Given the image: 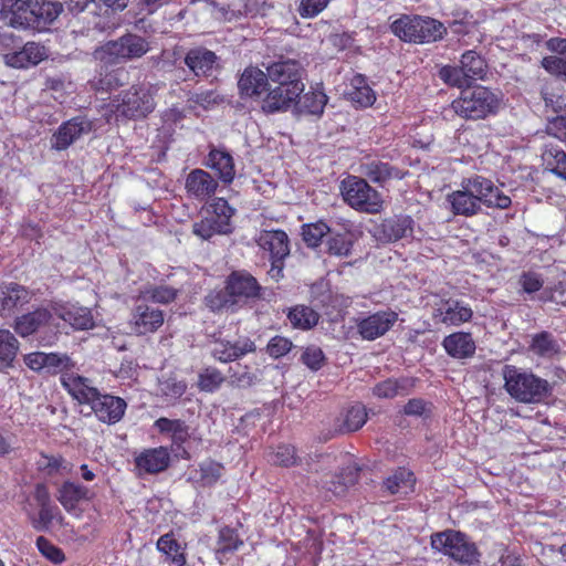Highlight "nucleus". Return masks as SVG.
<instances>
[{"instance_id": "69168bd1", "label": "nucleus", "mask_w": 566, "mask_h": 566, "mask_svg": "<svg viewBox=\"0 0 566 566\" xmlns=\"http://www.w3.org/2000/svg\"><path fill=\"white\" fill-rule=\"evenodd\" d=\"M542 65L551 74L566 80V57L546 56L543 59Z\"/></svg>"}, {"instance_id": "3c124183", "label": "nucleus", "mask_w": 566, "mask_h": 566, "mask_svg": "<svg viewBox=\"0 0 566 566\" xmlns=\"http://www.w3.org/2000/svg\"><path fill=\"white\" fill-rule=\"evenodd\" d=\"M331 231L329 227L323 222L304 224L302 227V237L308 248H316L319 245L324 235Z\"/></svg>"}, {"instance_id": "f704fd0d", "label": "nucleus", "mask_w": 566, "mask_h": 566, "mask_svg": "<svg viewBox=\"0 0 566 566\" xmlns=\"http://www.w3.org/2000/svg\"><path fill=\"white\" fill-rule=\"evenodd\" d=\"M207 165L217 171L219 179L224 184H230L234 179L235 170L232 156L219 149H212L208 156Z\"/></svg>"}, {"instance_id": "052dcab7", "label": "nucleus", "mask_w": 566, "mask_h": 566, "mask_svg": "<svg viewBox=\"0 0 566 566\" xmlns=\"http://www.w3.org/2000/svg\"><path fill=\"white\" fill-rule=\"evenodd\" d=\"M293 347V343L283 336H274L270 339L266 346V353L272 358H281L286 355Z\"/></svg>"}, {"instance_id": "774afa93", "label": "nucleus", "mask_w": 566, "mask_h": 566, "mask_svg": "<svg viewBox=\"0 0 566 566\" xmlns=\"http://www.w3.org/2000/svg\"><path fill=\"white\" fill-rule=\"evenodd\" d=\"M32 66L38 65L48 57V50L44 45L29 41L23 45Z\"/></svg>"}, {"instance_id": "aec40b11", "label": "nucleus", "mask_w": 566, "mask_h": 566, "mask_svg": "<svg viewBox=\"0 0 566 566\" xmlns=\"http://www.w3.org/2000/svg\"><path fill=\"white\" fill-rule=\"evenodd\" d=\"M270 86V78L268 71H262L256 66L247 67L241 74L238 87L240 95L250 97L261 104V98L268 93Z\"/></svg>"}, {"instance_id": "6e6d98bb", "label": "nucleus", "mask_w": 566, "mask_h": 566, "mask_svg": "<svg viewBox=\"0 0 566 566\" xmlns=\"http://www.w3.org/2000/svg\"><path fill=\"white\" fill-rule=\"evenodd\" d=\"M326 248L328 254L346 258L352 254L353 241L346 235L337 233L328 238Z\"/></svg>"}, {"instance_id": "c756f323", "label": "nucleus", "mask_w": 566, "mask_h": 566, "mask_svg": "<svg viewBox=\"0 0 566 566\" xmlns=\"http://www.w3.org/2000/svg\"><path fill=\"white\" fill-rule=\"evenodd\" d=\"M217 187V180L203 169H193L186 178L187 191L198 199L214 195Z\"/></svg>"}, {"instance_id": "c03bdc74", "label": "nucleus", "mask_w": 566, "mask_h": 566, "mask_svg": "<svg viewBox=\"0 0 566 566\" xmlns=\"http://www.w3.org/2000/svg\"><path fill=\"white\" fill-rule=\"evenodd\" d=\"M415 483L413 473L407 469H398L395 473L388 476L384 485L390 494L408 493Z\"/></svg>"}, {"instance_id": "20e7f679", "label": "nucleus", "mask_w": 566, "mask_h": 566, "mask_svg": "<svg viewBox=\"0 0 566 566\" xmlns=\"http://www.w3.org/2000/svg\"><path fill=\"white\" fill-rule=\"evenodd\" d=\"M390 29L400 40L420 44L441 40L447 33L443 23L421 15H402L391 23Z\"/></svg>"}, {"instance_id": "864d4df0", "label": "nucleus", "mask_w": 566, "mask_h": 566, "mask_svg": "<svg viewBox=\"0 0 566 566\" xmlns=\"http://www.w3.org/2000/svg\"><path fill=\"white\" fill-rule=\"evenodd\" d=\"M206 305L213 312L222 311L223 308H229L237 305L234 297L230 294V291L224 287V290L211 291L205 297Z\"/></svg>"}, {"instance_id": "f03ea898", "label": "nucleus", "mask_w": 566, "mask_h": 566, "mask_svg": "<svg viewBox=\"0 0 566 566\" xmlns=\"http://www.w3.org/2000/svg\"><path fill=\"white\" fill-rule=\"evenodd\" d=\"M503 378L509 395L520 402L538 403L551 394V386L546 379L513 365L503 367Z\"/></svg>"}, {"instance_id": "7ed1b4c3", "label": "nucleus", "mask_w": 566, "mask_h": 566, "mask_svg": "<svg viewBox=\"0 0 566 566\" xmlns=\"http://www.w3.org/2000/svg\"><path fill=\"white\" fill-rule=\"evenodd\" d=\"M500 106L499 96L490 88L476 85L465 87L451 103L452 111L464 119H482L495 114Z\"/></svg>"}, {"instance_id": "e2e57ef3", "label": "nucleus", "mask_w": 566, "mask_h": 566, "mask_svg": "<svg viewBox=\"0 0 566 566\" xmlns=\"http://www.w3.org/2000/svg\"><path fill=\"white\" fill-rule=\"evenodd\" d=\"M242 544L238 534L230 527H224L219 533V551L231 552L238 549Z\"/></svg>"}, {"instance_id": "2f4dec72", "label": "nucleus", "mask_w": 566, "mask_h": 566, "mask_svg": "<svg viewBox=\"0 0 566 566\" xmlns=\"http://www.w3.org/2000/svg\"><path fill=\"white\" fill-rule=\"evenodd\" d=\"M359 471L360 469L356 464H349L339 474L326 476L323 488L335 496H343L348 488L357 483Z\"/></svg>"}, {"instance_id": "2eb2a0df", "label": "nucleus", "mask_w": 566, "mask_h": 566, "mask_svg": "<svg viewBox=\"0 0 566 566\" xmlns=\"http://www.w3.org/2000/svg\"><path fill=\"white\" fill-rule=\"evenodd\" d=\"M184 63L197 77H210L220 66V57L205 46H196L187 51Z\"/></svg>"}, {"instance_id": "412c9836", "label": "nucleus", "mask_w": 566, "mask_h": 566, "mask_svg": "<svg viewBox=\"0 0 566 566\" xmlns=\"http://www.w3.org/2000/svg\"><path fill=\"white\" fill-rule=\"evenodd\" d=\"M226 283L237 304L260 297L261 286L247 271H233Z\"/></svg>"}, {"instance_id": "bf43d9fd", "label": "nucleus", "mask_w": 566, "mask_h": 566, "mask_svg": "<svg viewBox=\"0 0 566 566\" xmlns=\"http://www.w3.org/2000/svg\"><path fill=\"white\" fill-rule=\"evenodd\" d=\"M301 360L312 370H318L323 367L325 355L317 346H308L301 356Z\"/></svg>"}, {"instance_id": "338daca9", "label": "nucleus", "mask_w": 566, "mask_h": 566, "mask_svg": "<svg viewBox=\"0 0 566 566\" xmlns=\"http://www.w3.org/2000/svg\"><path fill=\"white\" fill-rule=\"evenodd\" d=\"M127 408L126 401L120 397L108 395V423L118 422Z\"/></svg>"}, {"instance_id": "423d86ee", "label": "nucleus", "mask_w": 566, "mask_h": 566, "mask_svg": "<svg viewBox=\"0 0 566 566\" xmlns=\"http://www.w3.org/2000/svg\"><path fill=\"white\" fill-rule=\"evenodd\" d=\"M431 546L454 560L472 565L479 562V552L474 543L469 541L465 534L448 530L431 536Z\"/></svg>"}, {"instance_id": "9d476101", "label": "nucleus", "mask_w": 566, "mask_h": 566, "mask_svg": "<svg viewBox=\"0 0 566 566\" xmlns=\"http://www.w3.org/2000/svg\"><path fill=\"white\" fill-rule=\"evenodd\" d=\"M268 76L273 85H280L285 88L292 86L298 87L300 92H304L303 67L300 62L291 59L279 60L265 66Z\"/></svg>"}, {"instance_id": "13d9d810", "label": "nucleus", "mask_w": 566, "mask_h": 566, "mask_svg": "<svg viewBox=\"0 0 566 566\" xmlns=\"http://www.w3.org/2000/svg\"><path fill=\"white\" fill-rule=\"evenodd\" d=\"M35 544L39 552L53 564H61L65 560L64 552L46 537L39 536Z\"/></svg>"}, {"instance_id": "a878e982", "label": "nucleus", "mask_w": 566, "mask_h": 566, "mask_svg": "<svg viewBox=\"0 0 566 566\" xmlns=\"http://www.w3.org/2000/svg\"><path fill=\"white\" fill-rule=\"evenodd\" d=\"M256 242L270 253L271 259L284 260L290 254L289 237L283 230H263Z\"/></svg>"}, {"instance_id": "a18cd8bd", "label": "nucleus", "mask_w": 566, "mask_h": 566, "mask_svg": "<svg viewBox=\"0 0 566 566\" xmlns=\"http://www.w3.org/2000/svg\"><path fill=\"white\" fill-rule=\"evenodd\" d=\"M289 319L296 328L310 329L318 323L319 315L313 308L300 305L290 311Z\"/></svg>"}, {"instance_id": "7c9ffc66", "label": "nucleus", "mask_w": 566, "mask_h": 566, "mask_svg": "<svg viewBox=\"0 0 566 566\" xmlns=\"http://www.w3.org/2000/svg\"><path fill=\"white\" fill-rule=\"evenodd\" d=\"M361 174L370 181L385 185L392 179H402L405 172L399 168L381 160H370L360 165Z\"/></svg>"}, {"instance_id": "79ce46f5", "label": "nucleus", "mask_w": 566, "mask_h": 566, "mask_svg": "<svg viewBox=\"0 0 566 566\" xmlns=\"http://www.w3.org/2000/svg\"><path fill=\"white\" fill-rule=\"evenodd\" d=\"M530 349L539 357L549 358L560 352V346L548 332H541L533 336Z\"/></svg>"}, {"instance_id": "6ab92c4d", "label": "nucleus", "mask_w": 566, "mask_h": 566, "mask_svg": "<svg viewBox=\"0 0 566 566\" xmlns=\"http://www.w3.org/2000/svg\"><path fill=\"white\" fill-rule=\"evenodd\" d=\"M53 319L54 316L52 312L46 307L40 306L31 312L17 316L12 327L20 337L25 338L50 327Z\"/></svg>"}, {"instance_id": "393cba45", "label": "nucleus", "mask_w": 566, "mask_h": 566, "mask_svg": "<svg viewBox=\"0 0 566 566\" xmlns=\"http://www.w3.org/2000/svg\"><path fill=\"white\" fill-rule=\"evenodd\" d=\"M472 308L464 302L454 298L441 300L434 311V318L449 326H459L472 318Z\"/></svg>"}, {"instance_id": "39448f33", "label": "nucleus", "mask_w": 566, "mask_h": 566, "mask_svg": "<svg viewBox=\"0 0 566 566\" xmlns=\"http://www.w3.org/2000/svg\"><path fill=\"white\" fill-rule=\"evenodd\" d=\"M344 201L357 211L378 213L382 210L381 193L374 189L364 178L348 176L340 184Z\"/></svg>"}, {"instance_id": "8fccbe9b", "label": "nucleus", "mask_w": 566, "mask_h": 566, "mask_svg": "<svg viewBox=\"0 0 566 566\" xmlns=\"http://www.w3.org/2000/svg\"><path fill=\"white\" fill-rule=\"evenodd\" d=\"M186 389L187 384L176 377L169 376L159 380V392L169 402L177 401L186 392Z\"/></svg>"}, {"instance_id": "b1692460", "label": "nucleus", "mask_w": 566, "mask_h": 566, "mask_svg": "<svg viewBox=\"0 0 566 566\" xmlns=\"http://www.w3.org/2000/svg\"><path fill=\"white\" fill-rule=\"evenodd\" d=\"M94 492L87 486L64 481L57 490V500L64 510L74 515L80 516L82 510L78 507L81 501H91Z\"/></svg>"}, {"instance_id": "4d7b16f0", "label": "nucleus", "mask_w": 566, "mask_h": 566, "mask_svg": "<svg viewBox=\"0 0 566 566\" xmlns=\"http://www.w3.org/2000/svg\"><path fill=\"white\" fill-rule=\"evenodd\" d=\"M224 377L214 367H207L199 374L198 386L202 391L212 392L217 390L222 382Z\"/></svg>"}, {"instance_id": "f3484780", "label": "nucleus", "mask_w": 566, "mask_h": 566, "mask_svg": "<svg viewBox=\"0 0 566 566\" xmlns=\"http://www.w3.org/2000/svg\"><path fill=\"white\" fill-rule=\"evenodd\" d=\"M149 50L148 42L140 35L127 33L116 41L108 42V63L114 60H133Z\"/></svg>"}, {"instance_id": "4be33fe9", "label": "nucleus", "mask_w": 566, "mask_h": 566, "mask_svg": "<svg viewBox=\"0 0 566 566\" xmlns=\"http://www.w3.org/2000/svg\"><path fill=\"white\" fill-rule=\"evenodd\" d=\"M155 427L159 430L161 433H170L171 434V441H172V451L175 452L176 457L182 458V459H190L189 451L184 447V443H186L190 437V428L186 424L185 421L180 419H168L165 417H161L155 421Z\"/></svg>"}, {"instance_id": "680f3d73", "label": "nucleus", "mask_w": 566, "mask_h": 566, "mask_svg": "<svg viewBox=\"0 0 566 566\" xmlns=\"http://www.w3.org/2000/svg\"><path fill=\"white\" fill-rule=\"evenodd\" d=\"M3 61L6 65L13 69H28L32 66L24 48L21 45L19 49L3 53Z\"/></svg>"}, {"instance_id": "72a5a7b5", "label": "nucleus", "mask_w": 566, "mask_h": 566, "mask_svg": "<svg viewBox=\"0 0 566 566\" xmlns=\"http://www.w3.org/2000/svg\"><path fill=\"white\" fill-rule=\"evenodd\" d=\"M367 418L368 415L364 405L350 406L336 419L335 431L339 433L357 431L366 423Z\"/></svg>"}, {"instance_id": "5fc2aeb1", "label": "nucleus", "mask_w": 566, "mask_h": 566, "mask_svg": "<svg viewBox=\"0 0 566 566\" xmlns=\"http://www.w3.org/2000/svg\"><path fill=\"white\" fill-rule=\"evenodd\" d=\"M439 76L446 84L451 85V86H455L459 88H462L464 86H467V87L470 86V81L467 77L461 65H459V66L446 65L440 69Z\"/></svg>"}, {"instance_id": "cd10ccee", "label": "nucleus", "mask_w": 566, "mask_h": 566, "mask_svg": "<svg viewBox=\"0 0 566 566\" xmlns=\"http://www.w3.org/2000/svg\"><path fill=\"white\" fill-rule=\"evenodd\" d=\"M138 470L149 474L165 471L170 463V454L165 447L148 449L142 452L135 460Z\"/></svg>"}, {"instance_id": "6e6552de", "label": "nucleus", "mask_w": 566, "mask_h": 566, "mask_svg": "<svg viewBox=\"0 0 566 566\" xmlns=\"http://www.w3.org/2000/svg\"><path fill=\"white\" fill-rule=\"evenodd\" d=\"M112 99L108 103V113H117L127 118L145 117L155 108L151 93L145 88L132 87L125 92L120 99Z\"/></svg>"}, {"instance_id": "de8ad7c7", "label": "nucleus", "mask_w": 566, "mask_h": 566, "mask_svg": "<svg viewBox=\"0 0 566 566\" xmlns=\"http://www.w3.org/2000/svg\"><path fill=\"white\" fill-rule=\"evenodd\" d=\"M41 459L36 462L39 471L46 472L48 474H54L59 472L71 473L72 463L67 462L62 455L40 453Z\"/></svg>"}, {"instance_id": "e433bc0d", "label": "nucleus", "mask_w": 566, "mask_h": 566, "mask_svg": "<svg viewBox=\"0 0 566 566\" xmlns=\"http://www.w3.org/2000/svg\"><path fill=\"white\" fill-rule=\"evenodd\" d=\"M460 65L470 82L472 80H482L486 74V62L474 50H469L462 54Z\"/></svg>"}, {"instance_id": "603ef678", "label": "nucleus", "mask_w": 566, "mask_h": 566, "mask_svg": "<svg viewBox=\"0 0 566 566\" xmlns=\"http://www.w3.org/2000/svg\"><path fill=\"white\" fill-rule=\"evenodd\" d=\"M199 481L203 486L214 484L223 473V465L213 460H205L199 464Z\"/></svg>"}, {"instance_id": "c9c22d12", "label": "nucleus", "mask_w": 566, "mask_h": 566, "mask_svg": "<svg viewBox=\"0 0 566 566\" xmlns=\"http://www.w3.org/2000/svg\"><path fill=\"white\" fill-rule=\"evenodd\" d=\"M546 170L566 180V153L557 145H545L542 153Z\"/></svg>"}, {"instance_id": "c85d7f7f", "label": "nucleus", "mask_w": 566, "mask_h": 566, "mask_svg": "<svg viewBox=\"0 0 566 566\" xmlns=\"http://www.w3.org/2000/svg\"><path fill=\"white\" fill-rule=\"evenodd\" d=\"M34 31H44L63 12V4L53 0H32Z\"/></svg>"}, {"instance_id": "4c0bfd02", "label": "nucleus", "mask_w": 566, "mask_h": 566, "mask_svg": "<svg viewBox=\"0 0 566 566\" xmlns=\"http://www.w3.org/2000/svg\"><path fill=\"white\" fill-rule=\"evenodd\" d=\"M350 101L361 107H367L374 104L376 95L367 80L361 74H356L352 80V90L348 92Z\"/></svg>"}, {"instance_id": "ddd939ff", "label": "nucleus", "mask_w": 566, "mask_h": 566, "mask_svg": "<svg viewBox=\"0 0 566 566\" xmlns=\"http://www.w3.org/2000/svg\"><path fill=\"white\" fill-rule=\"evenodd\" d=\"M92 123L84 116H75L63 122L51 138V148L57 151L67 149L83 134L90 133Z\"/></svg>"}, {"instance_id": "49530a36", "label": "nucleus", "mask_w": 566, "mask_h": 566, "mask_svg": "<svg viewBox=\"0 0 566 566\" xmlns=\"http://www.w3.org/2000/svg\"><path fill=\"white\" fill-rule=\"evenodd\" d=\"M214 8L222 14L224 20L231 21L233 19H239L241 15H251L254 17L256 14H265V9H270L271 6L265 2L259 3L258 0H248L243 7V11L241 10H232L226 7H219L214 3Z\"/></svg>"}, {"instance_id": "0eeeda50", "label": "nucleus", "mask_w": 566, "mask_h": 566, "mask_svg": "<svg viewBox=\"0 0 566 566\" xmlns=\"http://www.w3.org/2000/svg\"><path fill=\"white\" fill-rule=\"evenodd\" d=\"M60 380L73 399L77 400L78 403L90 406L92 411H94L102 421H106V402L103 400L106 396H102L99 391L90 384L87 378L72 371L63 374Z\"/></svg>"}, {"instance_id": "dca6fc26", "label": "nucleus", "mask_w": 566, "mask_h": 566, "mask_svg": "<svg viewBox=\"0 0 566 566\" xmlns=\"http://www.w3.org/2000/svg\"><path fill=\"white\" fill-rule=\"evenodd\" d=\"M0 13L10 27L34 31L32 0H2Z\"/></svg>"}, {"instance_id": "a19ab883", "label": "nucleus", "mask_w": 566, "mask_h": 566, "mask_svg": "<svg viewBox=\"0 0 566 566\" xmlns=\"http://www.w3.org/2000/svg\"><path fill=\"white\" fill-rule=\"evenodd\" d=\"M411 388V381L407 378L402 379H387L377 384L373 392L379 398H395L397 396H406Z\"/></svg>"}, {"instance_id": "37998d69", "label": "nucleus", "mask_w": 566, "mask_h": 566, "mask_svg": "<svg viewBox=\"0 0 566 566\" xmlns=\"http://www.w3.org/2000/svg\"><path fill=\"white\" fill-rule=\"evenodd\" d=\"M231 231L229 222L219 221L218 217L208 216L199 222L193 224V233L205 240L210 239L212 235L226 234Z\"/></svg>"}, {"instance_id": "ea45409f", "label": "nucleus", "mask_w": 566, "mask_h": 566, "mask_svg": "<svg viewBox=\"0 0 566 566\" xmlns=\"http://www.w3.org/2000/svg\"><path fill=\"white\" fill-rule=\"evenodd\" d=\"M19 350V342L8 329H0V370L12 367Z\"/></svg>"}, {"instance_id": "9b49d317", "label": "nucleus", "mask_w": 566, "mask_h": 566, "mask_svg": "<svg viewBox=\"0 0 566 566\" xmlns=\"http://www.w3.org/2000/svg\"><path fill=\"white\" fill-rule=\"evenodd\" d=\"M34 297V292L17 282H0V316L14 315Z\"/></svg>"}, {"instance_id": "bb28decb", "label": "nucleus", "mask_w": 566, "mask_h": 566, "mask_svg": "<svg viewBox=\"0 0 566 566\" xmlns=\"http://www.w3.org/2000/svg\"><path fill=\"white\" fill-rule=\"evenodd\" d=\"M133 319L136 332L147 334L157 331L164 324V314L153 305L139 303L134 310Z\"/></svg>"}, {"instance_id": "473e14b6", "label": "nucleus", "mask_w": 566, "mask_h": 566, "mask_svg": "<svg viewBox=\"0 0 566 566\" xmlns=\"http://www.w3.org/2000/svg\"><path fill=\"white\" fill-rule=\"evenodd\" d=\"M442 345L450 356L459 359L471 357L475 352V343L470 333H453L443 339Z\"/></svg>"}, {"instance_id": "f8f14e48", "label": "nucleus", "mask_w": 566, "mask_h": 566, "mask_svg": "<svg viewBox=\"0 0 566 566\" xmlns=\"http://www.w3.org/2000/svg\"><path fill=\"white\" fill-rule=\"evenodd\" d=\"M33 497L39 506V513L38 515L29 514L31 524L39 532L48 531L52 522L61 516L60 510L52 502L49 489L44 483L35 484Z\"/></svg>"}, {"instance_id": "a211bd4d", "label": "nucleus", "mask_w": 566, "mask_h": 566, "mask_svg": "<svg viewBox=\"0 0 566 566\" xmlns=\"http://www.w3.org/2000/svg\"><path fill=\"white\" fill-rule=\"evenodd\" d=\"M256 346L249 337H241L235 342H230L221 337H216L212 340L211 355L214 359L221 363L234 361L242 356L254 353Z\"/></svg>"}, {"instance_id": "4468645a", "label": "nucleus", "mask_w": 566, "mask_h": 566, "mask_svg": "<svg viewBox=\"0 0 566 566\" xmlns=\"http://www.w3.org/2000/svg\"><path fill=\"white\" fill-rule=\"evenodd\" d=\"M302 93L298 87L285 88L270 82L268 93L261 98V111L265 114L286 112L295 105Z\"/></svg>"}, {"instance_id": "0e129e2a", "label": "nucleus", "mask_w": 566, "mask_h": 566, "mask_svg": "<svg viewBox=\"0 0 566 566\" xmlns=\"http://www.w3.org/2000/svg\"><path fill=\"white\" fill-rule=\"evenodd\" d=\"M331 0H301L298 13L302 18H314L321 13Z\"/></svg>"}, {"instance_id": "f257e3e1", "label": "nucleus", "mask_w": 566, "mask_h": 566, "mask_svg": "<svg viewBox=\"0 0 566 566\" xmlns=\"http://www.w3.org/2000/svg\"><path fill=\"white\" fill-rule=\"evenodd\" d=\"M461 187L462 189L447 197L451 211L455 216H476L482 211V205L489 208L506 209L512 203L509 196L482 176L464 179Z\"/></svg>"}, {"instance_id": "09e8293b", "label": "nucleus", "mask_w": 566, "mask_h": 566, "mask_svg": "<svg viewBox=\"0 0 566 566\" xmlns=\"http://www.w3.org/2000/svg\"><path fill=\"white\" fill-rule=\"evenodd\" d=\"M75 363L66 354L45 353V371L51 375L72 373Z\"/></svg>"}, {"instance_id": "58836bf2", "label": "nucleus", "mask_w": 566, "mask_h": 566, "mask_svg": "<svg viewBox=\"0 0 566 566\" xmlns=\"http://www.w3.org/2000/svg\"><path fill=\"white\" fill-rule=\"evenodd\" d=\"M327 96L322 91H312L297 98L295 108L300 114L322 115Z\"/></svg>"}, {"instance_id": "1a4fd4ad", "label": "nucleus", "mask_w": 566, "mask_h": 566, "mask_svg": "<svg viewBox=\"0 0 566 566\" xmlns=\"http://www.w3.org/2000/svg\"><path fill=\"white\" fill-rule=\"evenodd\" d=\"M416 222L411 216L394 214L374 228V237L381 243L397 242L415 238Z\"/></svg>"}, {"instance_id": "5701e85b", "label": "nucleus", "mask_w": 566, "mask_h": 566, "mask_svg": "<svg viewBox=\"0 0 566 566\" xmlns=\"http://www.w3.org/2000/svg\"><path fill=\"white\" fill-rule=\"evenodd\" d=\"M398 314L394 311H380L363 318L357 327L360 336L374 340L385 335L397 322Z\"/></svg>"}]
</instances>
